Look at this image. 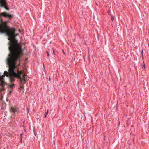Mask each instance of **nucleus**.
Listing matches in <instances>:
<instances>
[{
  "label": "nucleus",
  "instance_id": "obj_1",
  "mask_svg": "<svg viewBox=\"0 0 149 149\" xmlns=\"http://www.w3.org/2000/svg\"><path fill=\"white\" fill-rule=\"evenodd\" d=\"M15 50L10 52L8 56L7 59V62L8 64L9 69L8 72L5 71L4 72V74L0 76V86L1 88L0 91L2 92L5 90L6 88L5 86L6 84L5 81V76L8 77L9 81L12 83L15 80V78L17 77L21 79V83L24 84L25 83V77L26 75L23 74L24 73L22 71H20L19 69L17 70V73L15 72L14 70L16 67L17 61L20 59L23 55L24 50L22 47L18 48Z\"/></svg>",
  "mask_w": 149,
  "mask_h": 149
},
{
  "label": "nucleus",
  "instance_id": "obj_2",
  "mask_svg": "<svg viewBox=\"0 0 149 149\" xmlns=\"http://www.w3.org/2000/svg\"><path fill=\"white\" fill-rule=\"evenodd\" d=\"M1 16L0 17V33H4L8 37V39L10 41L8 43L10 52L22 47L21 45L17 43L18 40L16 39L17 34L16 33L15 29L10 28L7 24L8 22H3Z\"/></svg>",
  "mask_w": 149,
  "mask_h": 149
},
{
  "label": "nucleus",
  "instance_id": "obj_3",
  "mask_svg": "<svg viewBox=\"0 0 149 149\" xmlns=\"http://www.w3.org/2000/svg\"><path fill=\"white\" fill-rule=\"evenodd\" d=\"M0 7L4 8L7 10H9L6 0H0Z\"/></svg>",
  "mask_w": 149,
  "mask_h": 149
},
{
  "label": "nucleus",
  "instance_id": "obj_4",
  "mask_svg": "<svg viewBox=\"0 0 149 149\" xmlns=\"http://www.w3.org/2000/svg\"><path fill=\"white\" fill-rule=\"evenodd\" d=\"M18 108L15 105L11 106L10 107L9 111L11 113H18Z\"/></svg>",
  "mask_w": 149,
  "mask_h": 149
},
{
  "label": "nucleus",
  "instance_id": "obj_5",
  "mask_svg": "<svg viewBox=\"0 0 149 149\" xmlns=\"http://www.w3.org/2000/svg\"><path fill=\"white\" fill-rule=\"evenodd\" d=\"M8 86L10 89L13 90V87L15 86V85L14 84H13L11 85L8 84Z\"/></svg>",
  "mask_w": 149,
  "mask_h": 149
},
{
  "label": "nucleus",
  "instance_id": "obj_6",
  "mask_svg": "<svg viewBox=\"0 0 149 149\" xmlns=\"http://www.w3.org/2000/svg\"><path fill=\"white\" fill-rule=\"evenodd\" d=\"M49 113V110H47L46 113L45 115V118L48 115Z\"/></svg>",
  "mask_w": 149,
  "mask_h": 149
},
{
  "label": "nucleus",
  "instance_id": "obj_7",
  "mask_svg": "<svg viewBox=\"0 0 149 149\" xmlns=\"http://www.w3.org/2000/svg\"><path fill=\"white\" fill-rule=\"evenodd\" d=\"M53 54H54V55H55V50L54 49H53Z\"/></svg>",
  "mask_w": 149,
  "mask_h": 149
},
{
  "label": "nucleus",
  "instance_id": "obj_8",
  "mask_svg": "<svg viewBox=\"0 0 149 149\" xmlns=\"http://www.w3.org/2000/svg\"><path fill=\"white\" fill-rule=\"evenodd\" d=\"M12 91H13V90L12 89H11L10 90V94H11V93L12 92Z\"/></svg>",
  "mask_w": 149,
  "mask_h": 149
},
{
  "label": "nucleus",
  "instance_id": "obj_9",
  "mask_svg": "<svg viewBox=\"0 0 149 149\" xmlns=\"http://www.w3.org/2000/svg\"><path fill=\"white\" fill-rule=\"evenodd\" d=\"M47 55L48 56H49V54L48 52L47 51Z\"/></svg>",
  "mask_w": 149,
  "mask_h": 149
},
{
  "label": "nucleus",
  "instance_id": "obj_10",
  "mask_svg": "<svg viewBox=\"0 0 149 149\" xmlns=\"http://www.w3.org/2000/svg\"><path fill=\"white\" fill-rule=\"evenodd\" d=\"M111 19L113 21V20L114 19V17H113V16L111 17Z\"/></svg>",
  "mask_w": 149,
  "mask_h": 149
},
{
  "label": "nucleus",
  "instance_id": "obj_11",
  "mask_svg": "<svg viewBox=\"0 0 149 149\" xmlns=\"http://www.w3.org/2000/svg\"><path fill=\"white\" fill-rule=\"evenodd\" d=\"M23 87L22 86H21L20 88V89H23Z\"/></svg>",
  "mask_w": 149,
  "mask_h": 149
},
{
  "label": "nucleus",
  "instance_id": "obj_12",
  "mask_svg": "<svg viewBox=\"0 0 149 149\" xmlns=\"http://www.w3.org/2000/svg\"><path fill=\"white\" fill-rule=\"evenodd\" d=\"M108 13L109 14H110V11H108Z\"/></svg>",
  "mask_w": 149,
  "mask_h": 149
},
{
  "label": "nucleus",
  "instance_id": "obj_13",
  "mask_svg": "<svg viewBox=\"0 0 149 149\" xmlns=\"http://www.w3.org/2000/svg\"><path fill=\"white\" fill-rule=\"evenodd\" d=\"M143 67L144 68H145V64L144 63V62H143Z\"/></svg>",
  "mask_w": 149,
  "mask_h": 149
},
{
  "label": "nucleus",
  "instance_id": "obj_14",
  "mask_svg": "<svg viewBox=\"0 0 149 149\" xmlns=\"http://www.w3.org/2000/svg\"><path fill=\"white\" fill-rule=\"evenodd\" d=\"M20 65V63H19V64H18V65Z\"/></svg>",
  "mask_w": 149,
  "mask_h": 149
}]
</instances>
